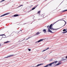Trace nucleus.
I'll list each match as a JSON object with an SVG mask.
<instances>
[{"label":"nucleus","instance_id":"nucleus-10","mask_svg":"<svg viewBox=\"0 0 67 67\" xmlns=\"http://www.w3.org/2000/svg\"><path fill=\"white\" fill-rule=\"evenodd\" d=\"M7 14H8V13H7V14H4L2 16H1V17L2 16H4L5 15H7Z\"/></svg>","mask_w":67,"mask_h":67},{"label":"nucleus","instance_id":"nucleus-19","mask_svg":"<svg viewBox=\"0 0 67 67\" xmlns=\"http://www.w3.org/2000/svg\"><path fill=\"white\" fill-rule=\"evenodd\" d=\"M3 35H5L4 34L1 35H0V36H3Z\"/></svg>","mask_w":67,"mask_h":67},{"label":"nucleus","instance_id":"nucleus-30","mask_svg":"<svg viewBox=\"0 0 67 67\" xmlns=\"http://www.w3.org/2000/svg\"><path fill=\"white\" fill-rule=\"evenodd\" d=\"M22 31V30H21V31Z\"/></svg>","mask_w":67,"mask_h":67},{"label":"nucleus","instance_id":"nucleus-29","mask_svg":"<svg viewBox=\"0 0 67 67\" xmlns=\"http://www.w3.org/2000/svg\"><path fill=\"white\" fill-rule=\"evenodd\" d=\"M49 27V25L47 26V27Z\"/></svg>","mask_w":67,"mask_h":67},{"label":"nucleus","instance_id":"nucleus-22","mask_svg":"<svg viewBox=\"0 0 67 67\" xmlns=\"http://www.w3.org/2000/svg\"><path fill=\"white\" fill-rule=\"evenodd\" d=\"M40 12H41V11H39L38 12V13H40Z\"/></svg>","mask_w":67,"mask_h":67},{"label":"nucleus","instance_id":"nucleus-6","mask_svg":"<svg viewBox=\"0 0 67 67\" xmlns=\"http://www.w3.org/2000/svg\"><path fill=\"white\" fill-rule=\"evenodd\" d=\"M61 63H62L61 62H59L56 65H55V66H58V65H60V64Z\"/></svg>","mask_w":67,"mask_h":67},{"label":"nucleus","instance_id":"nucleus-24","mask_svg":"<svg viewBox=\"0 0 67 67\" xmlns=\"http://www.w3.org/2000/svg\"><path fill=\"white\" fill-rule=\"evenodd\" d=\"M62 21H64L65 22V23H66V21H65L64 20H62Z\"/></svg>","mask_w":67,"mask_h":67},{"label":"nucleus","instance_id":"nucleus-1","mask_svg":"<svg viewBox=\"0 0 67 67\" xmlns=\"http://www.w3.org/2000/svg\"><path fill=\"white\" fill-rule=\"evenodd\" d=\"M52 24H51L49 26V29L50 30H56V29H54L53 28L52 29Z\"/></svg>","mask_w":67,"mask_h":67},{"label":"nucleus","instance_id":"nucleus-31","mask_svg":"<svg viewBox=\"0 0 67 67\" xmlns=\"http://www.w3.org/2000/svg\"><path fill=\"white\" fill-rule=\"evenodd\" d=\"M1 46V44H0V46Z\"/></svg>","mask_w":67,"mask_h":67},{"label":"nucleus","instance_id":"nucleus-15","mask_svg":"<svg viewBox=\"0 0 67 67\" xmlns=\"http://www.w3.org/2000/svg\"><path fill=\"white\" fill-rule=\"evenodd\" d=\"M67 11V10H65L62 11V12H65V11Z\"/></svg>","mask_w":67,"mask_h":67},{"label":"nucleus","instance_id":"nucleus-11","mask_svg":"<svg viewBox=\"0 0 67 67\" xmlns=\"http://www.w3.org/2000/svg\"><path fill=\"white\" fill-rule=\"evenodd\" d=\"M40 34V33H39V32H38L35 35H39V34Z\"/></svg>","mask_w":67,"mask_h":67},{"label":"nucleus","instance_id":"nucleus-14","mask_svg":"<svg viewBox=\"0 0 67 67\" xmlns=\"http://www.w3.org/2000/svg\"><path fill=\"white\" fill-rule=\"evenodd\" d=\"M19 15L18 14H16V15H14V16L15 17V16H18Z\"/></svg>","mask_w":67,"mask_h":67},{"label":"nucleus","instance_id":"nucleus-21","mask_svg":"<svg viewBox=\"0 0 67 67\" xmlns=\"http://www.w3.org/2000/svg\"><path fill=\"white\" fill-rule=\"evenodd\" d=\"M5 0H3L2 1H1V2H2V1H5Z\"/></svg>","mask_w":67,"mask_h":67},{"label":"nucleus","instance_id":"nucleus-9","mask_svg":"<svg viewBox=\"0 0 67 67\" xmlns=\"http://www.w3.org/2000/svg\"><path fill=\"white\" fill-rule=\"evenodd\" d=\"M63 21V20H61L60 19L59 20H58L57 21L55 22L53 24V25H54V24H55V23H56L57 22H58V21Z\"/></svg>","mask_w":67,"mask_h":67},{"label":"nucleus","instance_id":"nucleus-25","mask_svg":"<svg viewBox=\"0 0 67 67\" xmlns=\"http://www.w3.org/2000/svg\"><path fill=\"white\" fill-rule=\"evenodd\" d=\"M28 50L29 51H31V49H28Z\"/></svg>","mask_w":67,"mask_h":67},{"label":"nucleus","instance_id":"nucleus-23","mask_svg":"<svg viewBox=\"0 0 67 67\" xmlns=\"http://www.w3.org/2000/svg\"><path fill=\"white\" fill-rule=\"evenodd\" d=\"M31 37H30V38H27L26 39V40H27L28 39L30 38H31Z\"/></svg>","mask_w":67,"mask_h":67},{"label":"nucleus","instance_id":"nucleus-13","mask_svg":"<svg viewBox=\"0 0 67 67\" xmlns=\"http://www.w3.org/2000/svg\"><path fill=\"white\" fill-rule=\"evenodd\" d=\"M43 32H44V33H46V29H44L43 30Z\"/></svg>","mask_w":67,"mask_h":67},{"label":"nucleus","instance_id":"nucleus-27","mask_svg":"<svg viewBox=\"0 0 67 67\" xmlns=\"http://www.w3.org/2000/svg\"><path fill=\"white\" fill-rule=\"evenodd\" d=\"M65 58H67V56H66V57H65Z\"/></svg>","mask_w":67,"mask_h":67},{"label":"nucleus","instance_id":"nucleus-4","mask_svg":"<svg viewBox=\"0 0 67 67\" xmlns=\"http://www.w3.org/2000/svg\"><path fill=\"white\" fill-rule=\"evenodd\" d=\"M14 56V55L13 54L9 56H8L6 57H5V58H9V57H11V56Z\"/></svg>","mask_w":67,"mask_h":67},{"label":"nucleus","instance_id":"nucleus-18","mask_svg":"<svg viewBox=\"0 0 67 67\" xmlns=\"http://www.w3.org/2000/svg\"><path fill=\"white\" fill-rule=\"evenodd\" d=\"M66 31V30L65 29H64L63 30V31Z\"/></svg>","mask_w":67,"mask_h":67},{"label":"nucleus","instance_id":"nucleus-17","mask_svg":"<svg viewBox=\"0 0 67 67\" xmlns=\"http://www.w3.org/2000/svg\"><path fill=\"white\" fill-rule=\"evenodd\" d=\"M57 62H57V61H55L54 63H55V64H56L57 63Z\"/></svg>","mask_w":67,"mask_h":67},{"label":"nucleus","instance_id":"nucleus-20","mask_svg":"<svg viewBox=\"0 0 67 67\" xmlns=\"http://www.w3.org/2000/svg\"><path fill=\"white\" fill-rule=\"evenodd\" d=\"M22 5H20V6L18 7V8H19V7H21V6H22Z\"/></svg>","mask_w":67,"mask_h":67},{"label":"nucleus","instance_id":"nucleus-26","mask_svg":"<svg viewBox=\"0 0 67 67\" xmlns=\"http://www.w3.org/2000/svg\"><path fill=\"white\" fill-rule=\"evenodd\" d=\"M66 23H65L64 25L63 26H65L66 25Z\"/></svg>","mask_w":67,"mask_h":67},{"label":"nucleus","instance_id":"nucleus-12","mask_svg":"<svg viewBox=\"0 0 67 67\" xmlns=\"http://www.w3.org/2000/svg\"><path fill=\"white\" fill-rule=\"evenodd\" d=\"M49 49V48H48L47 49H45V50H43L42 52H44L45 51H46V50H47Z\"/></svg>","mask_w":67,"mask_h":67},{"label":"nucleus","instance_id":"nucleus-16","mask_svg":"<svg viewBox=\"0 0 67 67\" xmlns=\"http://www.w3.org/2000/svg\"><path fill=\"white\" fill-rule=\"evenodd\" d=\"M9 41H7L6 42H4V43H8V42H9Z\"/></svg>","mask_w":67,"mask_h":67},{"label":"nucleus","instance_id":"nucleus-7","mask_svg":"<svg viewBox=\"0 0 67 67\" xmlns=\"http://www.w3.org/2000/svg\"><path fill=\"white\" fill-rule=\"evenodd\" d=\"M43 64H38L37 65H36L35 67H38V66H41V65H43Z\"/></svg>","mask_w":67,"mask_h":67},{"label":"nucleus","instance_id":"nucleus-28","mask_svg":"<svg viewBox=\"0 0 67 67\" xmlns=\"http://www.w3.org/2000/svg\"><path fill=\"white\" fill-rule=\"evenodd\" d=\"M25 39H24V40H22V41H24V40H25Z\"/></svg>","mask_w":67,"mask_h":67},{"label":"nucleus","instance_id":"nucleus-5","mask_svg":"<svg viewBox=\"0 0 67 67\" xmlns=\"http://www.w3.org/2000/svg\"><path fill=\"white\" fill-rule=\"evenodd\" d=\"M62 60L61 61V62H62L63 60H66V59H65V58H62Z\"/></svg>","mask_w":67,"mask_h":67},{"label":"nucleus","instance_id":"nucleus-8","mask_svg":"<svg viewBox=\"0 0 67 67\" xmlns=\"http://www.w3.org/2000/svg\"><path fill=\"white\" fill-rule=\"evenodd\" d=\"M36 7H37V6H35V7L33 8L32 9V10H31L30 11H31L32 10H34V9H35V8H36Z\"/></svg>","mask_w":67,"mask_h":67},{"label":"nucleus","instance_id":"nucleus-2","mask_svg":"<svg viewBox=\"0 0 67 67\" xmlns=\"http://www.w3.org/2000/svg\"><path fill=\"white\" fill-rule=\"evenodd\" d=\"M43 41V39H40L38 41H37L35 43H38L39 42H41V41Z\"/></svg>","mask_w":67,"mask_h":67},{"label":"nucleus","instance_id":"nucleus-3","mask_svg":"<svg viewBox=\"0 0 67 67\" xmlns=\"http://www.w3.org/2000/svg\"><path fill=\"white\" fill-rule=\"evenodd\" d=\"M48 32H50V33H54V32H52V31L50 30V29H49V27L48 28Z\"/></svg>","mask_w":67,"mask_h":67}]
</instances>
